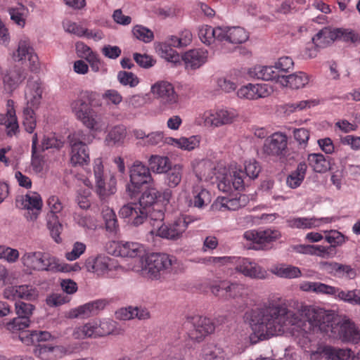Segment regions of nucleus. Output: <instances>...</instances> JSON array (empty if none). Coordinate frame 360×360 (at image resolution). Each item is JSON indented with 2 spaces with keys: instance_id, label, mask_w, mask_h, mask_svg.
<instances>
[{
  "instance_id": "obj_1",
  "label": "nucleus",
  "mask_w": 360,
  "mask_h": 360,
  "mask_svg": "<svg viewBox=\"0 0 360 360\" xmlns=\"http://www.w3.org/2000/svg\"><path fill=\"white\" fill-rule=\"evenodd\" d=\"M250 326L251 340L269 339L285 333L308 339L307 334L315 329L342 342L356 343L360 332L355 324L330 311L314 305H301L296 311L285 304L271 302L252 312Z\"/></svg>"
},
{
  "instance_id": "obj_2",
  "label": "nucleus",
  "mask_w": 360,
  "mask_h": 360,
  "mask_svg": "<svg viewBox=\"0 0 360 360\" xmlns=\"http://www.w3.org/2000/svg\"><path fill=\"white\" fill-rule=\"evenodd\" d=\"M191 167L196 179L193 182L210 181L214 176L217 180V187L224 193L241 191L244 188L243 172L235 169L228 173L222 165H216L209 160H195Z\"/></svg>"
},
{
  "instance_id": "obj_3",
  "label": "nucleus",
  "mask_w": 360,
  "mask_h": 360,
  "mask_svg": "<svg viewBox=\"0 0 360 360\" xmlns=\"http://www.w3.org/2000/svg\"><path fill=\"white\" fill-rule=\"evenodd\" d=\"M98 94L93 91H84L80 92L78 97L70 101V109L75 118L93 132H101L105 128L102 117L97 114L90 106L94 103Z\"/></svg>"
},
{
  "instance_id": "obj_4",
  "label": "nucleus",
  "mask_w": 360,
  "mask_h": 360,
  "mask_svg": "<svg viewBox=\"0 0 360 360\" xmlns=\"http://www.w3.org/2000/svg\"><path fill=\"white\" fill-rule=\"evenodd\" d=\"M177 262L176 258L166 253H153L139 259L133 270L151 280H158L170 272Z\"/></svg>"
},
{
  "instance_id": "obj_5",
  "label": "nucleus",
  "mask_w": 360,
  "mask_h": 360,
  "mask_svg": "<svg viewBox=\"0 0 360 360\" xmlns=\"http://www.w3.org/2000/svg\"><path fill=\"white\" fill-rule=\"evenodd\" d=\"M70 148V162L74 166L83 165L90 161L89 150L87 143H91L92 139L82 130L70 134L68 137Z\"/></svg>"
},
{
  "instance_id": "obj_6",
  "label": "nucleus",
  "mask_w": 360,
  "mask_h": 360,
  "mask_svg": "<svg viewBox=\"0 0 360 360\" xmlns=\"http://www.w3.org/2000/svg\"><path fill=\"white\" fill-rule=\"evenodd\" d=\"M20 262L23 267L30 271H51L58 270L57 258L41 251L25 252Z\"/></svg>"
},
{
  "instance_id": "obj_7",
  "label": "nucleus",
  "mask_w": 360,
  "mask_h": 360,
  "mask_svg": "<svg viewBox=\"0 0 360 360\" xmlns=\"http://www.w3.org/2000/svg\"><path fill=\"white\" fill-rule=\"evenodd\" d=\"M113 328V321L110 319L92 320L76 327L72 336L76 340L96 338L110 334Z\"/></svg>"
},
{
  "instance_id": "obj_8",
  "label": "nucleus",
  "mask_w": 360,
  "mask_h": 360,
  "mask_svg": "<svg viewBox=\"0 0 360 360\" xmlns=\"http://www.w3.org/2000/svg\"><path fill=\"white\" fill-rule=\"evenodd\" d=\"M151 94L166 108H173L179 105L180 97L174 85L166 80H159L150 86Z\"/></svg>"
},
{
  "instance_id": "obj_9",
  "label": "nucleus",
  "mask_w": 360,
  "mask_h": 360,
  "mask_svg": "<svg viewBox=\"0 0 360 360\" xmlns=\"http://www.w3.org/2000/svg\"><path fill=\"white\" fill-rule=\"evenodd\" d=\"M94 174L96 184V192L101 200H104L116 192V179L110 176L108 183L104 174V167L102 160L96 158L94 161Z\"/></svg>"
},
{
  "instance_id": "obj_10",
  "label": "nucleus",
  "mask_w": 360,
  "mask_h": 360,
  "mask_svg": "<svg viewBox=\"0 0 360 360\" xmlns=\"http://www.w3.org/2000/svg\"><path fill=\"white\" fill-rule=\"evenodd\" d=\"M210 290L214 296L224 300L243 299L248 295L245 285L227 281L212 285Z\"/></svg>"
},
{
  "instance_id": "obj_11",
  "label": "nucleus",
  "mask_w": 360,
  "mask_h": 360,
  "mask_svg": "<svg viewBox=\"0 0 360 360\" xmlns=\"http://www.w3.org/2000/svg\"><path fill=\"white\" fill-rule=\"evenodd\" d=\"M184 327L188 330V337L198 342L212 333L215 329L214 324L211 319L199 316L187 318L184 323Z\"/></svg>"
},
{
  "instance_id": "obj_12",
  "label": "nucleus",
  "mask_w": 360,
  "mask_h": 360,
  "mask_svg": "<svg viewBox=\"0 0 360 360\" xmlns=\"http://www.w3.org/2000/svg\"><path fill=\"white\" fill-rule=\"evenodd\" d=\"M186 202L188 207L204 209L212 201L210 192L199 182H191L184 191Z\"/></svg>"
},
{
  "instance_id": "obj_13",
  "label": "nucleus",
  "mask_w": 360,
  "mask_h": 360,
  "mask_svg": "<svg viewBox=\"0 0 360 360\" xmlns=\"http://www.w3.org/2000/svg\"><path fill=\"white\" fill-rule=\"evenodd\" d=\"M11 57L15 62L23 63L27 60L31 71H36L39 68L38 56L27 37H23L18 41L17 49L12 53Z\"/></svg>"
},
{
  "instance_id": "obj_14",
  "label": "nucleus",
  "mask_w": 360,
  "mask_h": 360,
  "mask_svg": "<svg viewBox=\"0 0 360 360\" xmlns=\"http://www.w3.org/2000/svg\"><path fill=\"white\" fill-rule=\"evenodd\" d=\"M129 177L131 186H128L127 191L131 196L143 185L153 181L150 169L139 160L135 161L130 167Z\"/></svg>"
},
{
  "instance_id": "obj_15",
  "label": "nucleus",
  "mask_w": 360,
  "mask_h": 360,
  "mask_svg": "<svg viewBox=\"0 0 360 360\" xmlns=\"http://www.w3.org/2000/svg\"><path fill=\"white\" fill-rule=\"evenodd\" d=\"M84 266L88 272L94 273L98 277H107L116 269L117 265L113 259L99 255L88 257L85 260Z\"/></svg>"
},
{
  "instance_id": "obj_16",
  "label": "nucleus",
  "mask_w": 360,
  "mask_h": 360,
  "mask_svg": "<svg viewBox=\"0 0 360 360\" xmlns=\"http://www.w3.org/2000/svg\"><path fill=\"white\" fill-rule=\"evenodd\" d=\"M354 354L349 349L331 346L319 347L310 354V360H354Z\"/></svg>"
},
{
  "instance_id": "obj_17",
  "label": "nucleus",
  "mask_w": 360,
  "mask_h": 360,
  "mask_svg": "<svg viewBox=\"0 0 360 360\" xmlns=\"http://www.w3.org/2000/svg\"><path fill=\"white\" fill-rule=\"evenodd\" d=\"M235 269L244 276L252 279H265L266 271L255 261L245 257H236Z\"/></svg>"
},
{
  "instance_id": "obj_18",
  "label": "nucleus",
  "mask_w": 360,
  "mask_h": 360,
  "mask_svg": "<svg viewBox=\"0 0 360 360\" xmlns=\"http://www.w3.org/2000/svg\"><path fill=\"white\" fill-rule=\"evenodd\" d=\"M281 234L278 230L264 231L249 230L243 233V238L254 245L255 249L264 248L266 244L280 238Z\"/></svg>"
},
{
  "instance_id": "obj_19",
  "label": "nucleus",
  "mask_w": 360,
  "mask_h": 360,
  "mask_svg": "<svg viewBox=\"0 0 360 360\" xmlns=\"http://www.w3.org/2000/svg\"><path fill=\"white\" fill-rule=\"evenodd\" d=\"M186 230V222L183 219H176L169 224H162L150 232L162 238L176 240L183 236Z\"/></svg>"
},
{
  "instance_id": "obj_20",
  "label": "nucleus",
  "mask_w": 360,
  "mask_h": 360,
  "mask_svg": "<svg viewBox=\"0 0 360 360\" xmlns=\"http://www.w3.org/2000/svg\"><path fill=\"white\" fill-rule=\"evenodd\" d=\"M122 218L129 219V222L134 226L143 224L148 217V212L138 202H129L124 205L119 211Z\"/></svg>"
},
{
  "instance_id": "obj_21",
  "label": "nucleus",
  "mask_w": 360,
  "mask_h": 360,
  "mask_svg": "<svg viewBox=\"0 0 360 360\" xmlns=\"http://www.w3.org/2000/svg\"><path fill=\"white\" fill-rule=\"evenodd\" d=\"M26 79V73L22 68L14 67L2 72L3 89L7 94H12Z\"/></svg>"
},
{
  "instance_id": "obj_22",
  "label": "nucleus",
  "mask_w": 360,
  "mask_h": 360,
  "mask_svg": "<svg viewBox=\"0 0 360 360\" xmlns=\"http://www.w3.org/2000/svg\"><path fill=\"white\" fill-rule=\"evenodd\" d=\"M287 145V136L283 133L276 132L264 141L263 151L268 155L280 156L286 150Z\"/></svg>"
},
{
  "instance_id": "obj_23",
  "label": "nucleus",
  "mask_w": 360,
  "mask_h": 360,
  "mask_svg": "<svg viewBox=\"0 0 360 360\" xmlns=\"http://www.w3.org/2000/svg\"><path fill=\"white\" fill-rule=\"evenodd\" d=\"M43 87L41 82L38 80L29 79L25 88V99L27 106L37 109L42 100Z\"/></svg>"
},
{
  "instance_id": "obj_24",
  "label": "nucleus",
  "mask_w": 360,
  "mask_h": 360,
  "mask_svg": "<svg viewBox=\"0 0 360 360\" xmlns=\"http://www.w3.org/2000/svg\"><path fill=\"white\" fill-rule=\"evenodd\" d=\"M115 250L112 253L115 256H120L123 257H144L146 254L145 247L134 242H119L115 243Z\"/></svg>"
},
{
  "instance_id": "obj_25",
  "label": "nucleus",
  "mask_w": 360,
  "mask_h": 360,
  "mask_svg": "<svg viewBox=\"0 0 360 360\" xmlns=\"http://www.w3.org/2000/svg\"><path fill=\"white\" fill-rule=\"evenodd\" d=\"M332 221V219L329 217H290L287 219L286 223L288 226L291 229H309L319 227L323 223H330Z\"/></svg>"
},
{
  "instance_id": "obj_26",
  "label": "nucleus",
  "mask_w": 360,
  "mask_h": 360,
  "mask_svg": "<svg viewBox=\"0 0 360 360\" xmlns=\"http://www.w3.org/2000/svg\"><path fill=\"white\" fill-rule=\"evenodd\" d=\"M105 307V302L97 300L72 309L70 311V318H88L97 314L98 311Z\"/></svg>"
},
{
  "instance_id": "obj_27",
  "label": "nucleus",
  "mask_w": 360,
  "mask_h": 360,
  "mask_svg": "<svg viewBox=\"0 0 360 360\" xmlns=\"http://www.w3.org/2000/svg\"><path fill=\"white\" fill-rule=\"evenodd\" d=\"M208 52L203 49H191L181 57L186 68L197 69L205 64L207 60Z\"/></svg>"
},
{
  "instance_id": "obj_28",
  "label": "nucleus",
  "mask_w": 360,
  "mask_h": 360,
  "mask_svg": "<svg viewBox=\"0 0 360 360\" xmlns=\"http://www.w3.org/2000/svg\"><path fill=\"white\" fill-rule=\"evenodd\" d=\"M22 206L29 212L32 211L27 218L31 221L35 220L42 207V200L40 195L36 192L27 193L22 197Z\"/></svg>"
},
{
  "instance_id": "obj_29",
  "label": "nucleus",
  "mask_w": 360,
  "mask_h": 360,
  "mask_svg": "<svg viewBox=\"0 0 360 360\" xmlns=\"http://www.w3.org/2000/svg\"><path fill=\"white\" fill-rule=\"evenodd\" d=\"M309 82V76L303 72H298L288 75H282L278 79V84L283 87L298 89L304 87Z\"/></svg>"
},
{
  "instance_id": "obj_30",
  "label": "nucleus",
  "mask_w": 360,
  "mask_h": 360,
  "mask_svg": "<svg viewBox=\"0 0 360 360\" xmlns=\"http://www.w3.org/2000/svg\"><path fill=\"white\" fill-rule=\"evenodd\" d=\"M222 30L221 42L238 44L245 42L249 38L248 32L240 27H222Z\"/></svg>"
},
{
  "instance_id": "obj_31",
  "label": "nucleus",
  "mask_w": 360,
  "mask_h": 360,
  "mask_svg": "<svg viewBox=\"0 0 360 360\" xmlns=\"http://www.w3.org/2000/svg\"><path fill=\"white\" fill-rule=\"evenodd\" d=\"M223 34L222 27L214 28L206 25L201 26L198 31V36L200 41L206 45H211L215 41L221 42Z\"/></svg>"
},
{
  "instance_id": "obj_32",
  "label": "nucleus",
  "mask_w": 360,
  "mask_h": 360,
  "mask_svg": "<svg viewBox=\"0 0 360 360\" xmlns=\"http://www.w3.org/2000/svg\"><path fill=\"white\" fill-rule=\"evenodd\" d=\"M248 75L253 78L262 80H276L278 84V79L282 75L276 72L274 66L257 65L249 69Z\"/></svg>"
},
{
  "instance_id": "obj_33",
  "label": "nucleus",
  "mask_w": 360,
  "mask_h": 360,
  "mask_svg": "<svg viewBox=\"0 0 360 360\" xmlns=\"http://www.w3.org/2000/svg\"><path fill=\"white\" fill-rule=\"evenodd\" d=\"M127 135V131L125 126L122 124L115 125L110 129L104 142L108 146H120L124 144Z\"/></svg>"
},
{
  "instance_id": "obj_34",
  "label": "nucleus",
  "mask_w": 360,
  "mask_h": 360,
  "mask_svg": "<svg viewBox=\"0 0 360 360\" xmlns=\"http://www.w3.org/2000/svg\"><path fill=\"white\" fill-rule=\"evenodd\" d=\"M195 122L198 126L219 127V117L217 108L207 110L202 113H200L196 117Z\"/></svg>"
},
{
  "instance_id": "obj_35",
  "label": "nucleus",
  "mask_w": 360,
  "mask_h": 360,
  "mask_svg": "<svg viewBox=\"0 0 360 360\" xmlns=\"http://www.w3.org/2000/svg\"><path fill=\"white\" fill-rule=\"evenodd\" d=\"M247 197L244 195H240L236 198H229L226 197L218 198L215 206L220 210H236L243 206H245Z\"/></svg>"
},
{
  "instance_id": "obj_36",
  "label": "nucleus",
  "mask_w": 360,
  "mask_h": 360,
  "mask_svg": "<svg viewBox=\"0 0 360 360\" xmlns=\"http://www.w3.org/2000/svg\"><path fill=\"white\" fill-rule=\"evenodd\" d=\"M160 193L155 187H150L141 194L138 203L149 213L150 208L158 206V199L160 198Z\"/></svg>"
},
{
  "instance_id": "obj_37",
  "label": "nucleus",
  "mask_w": 360,
  "mask_h": 360,
  "mask_svg": "<svg viewBox=\"0 0 360 360\" xmlns=\"http://www.w3.org/2000/svg\"><path fill=\"white\" fill-rule=\"evenodd\" d=\"M270 271L281 278H295L301 276L302 273L298 267L285 264H278L271 267Z\"/></svg>"
},
{
  "instance_id": "obj_38",
  "label": "nucleus",
  "mask_w": 360,
  "mask_h": 360,
  "mask_svg": "<svg viewBox=\"0 0 360 360\" xmlns=\"http://www.w3.org/2000/svg\"><path fill=\"white\" fill-rule=\"evenodd\" d=\"M0 124L5 125L8 136H13L18 131V123L15 110L13 106L9 107L6 114H0Z\"/></svg>"
},
{
  "instance_id": "obj_39",
  "label": "nucleus",
  "mask_w": 360,
  "mask_h": 360,
  "mask_svg": "<svg viewBox=\"0 0 360 360\" xmlns=\"http://www.w3.org/2000/svg\"><path fill=\"white\" fill-rule=\"evenodd\" d=\"M149 169L156 174L166 173L171 168V162L167 156L152 155L148 159Z\"/></svg>"
},
{
  "instance_id": "obj_40",
  "label": "nucleus",
  "mask_w": 360,
  "mask_h": 360,
  "mask_svg": "<svg viewBox=\"0 0 360 360\" xmlns=\"http://www.w3.org/2000/svg\"><path fill=\"white\" fill-rule=\"evenodd\" d=\"M8 12L11 20L18 27L22 28L25 26L26 20L29 15V9L22 4L11 7Z\"/></svg>"
},
{
  "instance_id": "obj_41",
  "label": "nucleus",
  "mask_w": 360,
  "mask_h": 360,
  "mask_svg": "<svg viewBox=\"0 0 360 360\" xmlns=\"http://www.w3.org/2000/svg\"><path fill=\"white\" fill-rule=\"evenodd\" d=\"M307 165L306 162H301L297 165L295 170L292 171L286 179L287 185L291 188L299 187L304 179Z\"/></svg>"
},
{
  "instance_id": "obj_42",
  "label": "nucleus",
  "mask_w": 360,
  "mask_h": 360,
  "mask_svg": "<svg viewBox=\"0 0 360 360\" xmlns=\"http://www.w3.org/2000/svg\"><path fill=\"white\" fill-rule=\"evenodd\" d=\"M309 166L315 172L324 173L330 168V163L321 153H311L308 155Z\"/></svg>"
},
{
  "instance_id": "obj_43",
  "label": "nucleus",
  "mask_w": 360,
  "mask_h": 360,
  "mask_svg": "<svg viewBox=\"0 0 360 360\" xmlns=\"http://www.w3.org/2000/svg\"><path fill=\"white\" fill-rule=\"evenodd\" d=\"M156 50L160 57L167 61L173 63L180 62L181 57L179 54L172 49L171 45L167 43H160L156 46Z\"/></svg>"
},
{
  "instance_id": "obj_44",
  "label": "nucleus",
  "mask_w": 360,
  "mask_h": 360,
  "mask_svg": "<svg viewBox=\"0 0 360 360\" xmlns=\"http://www.w3.org/2000/svg\"><path fill=\"white\" fill-rule=\"evenodd\" d=\"M203 360H229L224 351L216 345H207L202 349Z\"/></svg>"
},
{
  "instance_id": "obj_45",
  "label": "nucleus",
  "mask_w": 360,
  "mask_h": 360,
  "mask_svg": "<svg viewBox=\"0 0 360 360\" xmlns=\"http://www.w3.org/2000/svg\"><path fill=\"white\" fill-rule=\"evenodd\" d=\"M184 167L180 164L174 165L166 175V183L169 188L176 187L181 181Z\"/></svg>"
},
{
  "instance_id": "obj_46",
  "label": "nucleus",
  "mask_w": 360,
  "mask_h": 360,
  "mask_svg": "<svg viewBox=\"0 0 360 360\" xmlns=\"http://www.w3.org/2000/svg\"><path fill=\"white\" fill-rule=\"evenodd\" d=\"M219 126L228 125L233 123L238 117L237 110L231 108H217Z\"/></svg>"
},
{
  "instance_id": "obj_47",
  "label": "nucleus",
  "mask_w": 360,
  "mask_h": 360,
  "mask_svg": "<svg viewBox=\"0 0 360 360\" xmlns=\"http://www.w3.org/2000/svg\"><path fill=\"white\" fill-rule=\"evenodd\" d=\"M38 142L37 134H34L32 136V161L31 165L35 173H40L44 169V161L43 158L37 153V145Z\"/></svg>"
},
{
  "instance_id": "obj_48",
  "label": "nucleus",
  "mask_w": 360,
  "mask_h": 360,
  "mask_svg": "<svg viewBox=\"0 0 360 360\" xmlns=\"http://www.w3.org/2000/svg\"><path fill=\"white\" fill-rule=\"evenodd\" d=\"M102 214L106 230L110 233H117L119 230V226L115 212L108 207L103 210Z\"/></svg>"
},
{
  "instance_id": "obj_49",
  "label": "nucleus",
  "mask_w": 360,
  "mask_h": 360,
  "mask_svg": "<svg viewBox=\"0 0 360 360\" xmlns=\"http://www.w3.org/2000/svg\"><path fill=\"white\" fill-rule=\"evenodd\" d=\"M22 125L26 131L30 134L33 133L37 126L34 109L25 108L22 112Z\"/></svg>"
},
{
  "instance_id": "obj_50",
  "label": "nucleus",
  "mask_w": 360,
  "mask_h": 360,
  "mask_svg": "<svg viewBox=\"0 0 360 360\" xmlns=\"http://www.w3.org/2000/svg\"><path fill=\"white\" fill-rule=\"evenodd\" d=\"M20 252L17 249L1 245H0V259L8 264H14L18 261Z\"/></svg>"
},
{
  "instance_id": "obj_51",
  "label": "nucleus",
  "mask_w": 360,
  "mask_h": 360,
  "mask_svg": "<svg viewBox=\"0 0 360 360\" xmlns=\"http://www.w3.org/2000/svg\"><path fill=\"white\" fill-rule=\"evenodd\" d=\"M47 228L51 236L55 242L59 243L61 242L60 233L62 231V224L59 221L58 217H52L47 219Z\"/></svg>"
},
{
  "instance_id": "obj_52",
  "label": "nucleus",
  "mask_w": 360,
  "mask_h": 360,
  "mask_svg": "<svg viewBox=\"0 0 360 360\" xmlns=\"http://www.w3.org/2000/svg\"><path fill=\"white\" fill-rule=\"evenodd\" d=\"M274 67L278 74L285 75L284 74L289 72L293 69L294 62L290 57L284 56L280 58L275 63Z\"/></svg>"
},
{
  "instance_id": "obj_53",
  "label": "nucleus",
  "mask_w": 360,
  "mask_h": 360,
  "mask_svg": "<svg viewBox=\"0 0 360 360\" xmlns=\"http://www.w3.org/2000/svg\"><path fill=\"white\" fill-rule=\"evenodd\" d=\"M324 233H326L325 240L330 244V247L333 249L337 246L342 245L346 241L345 236L338 231H325Z\"/></svg>"
},
{
  "instance_id": "obj_54",
  "label": "nucleus",
  "mask_w": 360,
  "mask_h": 360,
  "mask_svg": "<svg viewBox=\"0 0 360 360\" xmlns=\"http://www.w3.org/2000/svg\"><path fill=\"white\" fill-rule=\"evenodd\" d=\"M201 138L198 135H193L189 137H180L179 149L183 150L191 151L199 147Z\"/></svg>"
},
{
  "instance_id": "obj_55",
  "label": "nucleus",
  "mask_w": 360,
  "mask_h": 360,
  "mask_svg": "<svg viewBox=\"0 0 360 360\" xmlns=\"http://www.w3.org/2000/svg\"><path fill=\"white\" fill-rule=\"evenodd\" d=\"M134 36L139 40L149 43L154 38L153 32L148 28L142 25H136L132 30Z\"/></svg>"
},
{
  "instance_id": "obj_56",
  "label": "nucleus",
  "mask_w": 360,
  "mask_h": 360,
  "mask_svg": "<svg viewBox=\"0 0 360 360\" xmlns=\"http://www.w3.org/2000/svg\"><path fill=\"white\" fill-rule=\"evenodd\" d=\"M49 212L47 214L48 218L52 217H58L57 214L60 213L63 209V205L60 198L56 195H51L46 201Z\"/></svg>"
},
{
  "instance_id": "obj_57",
  "label": "nucleus",
  "mask_w": 360,
  "mask_h": 360,
  "mask_svg": "<svg viewBox=\"0 0 360 360\" xmlns=\"http://www.w3.org/2000/svg\"><path fill=\"white\" fill-rule=\"evenodd\" d=\"M62 347L59 346L52 347L47 345H39L34 350L35 354L40 359L44 360H48L52 358L54 352H61Z\"/></svg>"
},
{
  "instance_id": "obj_58",
  "label": "nucleus",
  "mask_w": 360,
  "mask_h": 360,
  "mask_svg": "<svg viewBox=\"0 0 360 360\" xmlns=\"http://www.w3.org/2000/svg\"><path fill=\"white\" fill-rule=\"evenodd\" d=\"M117 80L122 85L130 87H135L139 83V78L131 72L120 71Z\"/></svg>"
},
{
  "instance_id": "obj_59",
  "label": "nucleus",
  "mask_w": 360,
  "mask_h": 360,
  "mask_svg": "<svg viewBox=\"0 0 360 360\" xmlns=\"http://www.w3.org/2000/svg\"><path fill=\"white\" fill-rule=\"evenodd\" d=\"M19 298L28 301H32L37 298L38 292L37 289L30 285H18Z\"/></svg>"
},
{
  "instance_id": "obj_60",
  "label": "nucleus",
  "mask_w": 360,
  "mask_h": 360,
  "mask_svg": "<svg viewBox=\"0 0 360 360\" xmlns=\"http://www.w3.org/2000/svg\"><path fill=\"white\" fill-rule=\"evenodd\" d=\"M89 63L91 70L94 72H101L103 74L107 72V68L104 67L103 62L101 60L98 55L94 52L85 58Z\"/></svg>"
},
{
  "instance_id": "obj_61",
  "label": "nucleus",
  "mask_w": 360,
  "mask_h": 360,
  "mask_svg": "<svg viewBox=\"0 0 360 360\" xmlns=\"http://www.w3.org/2000/svg\"><path fill=\"white\" fill-rule=\"evenodd\" d=\"M75 221L79 226L87 229H96L97 227V223L96 219L90 216H84L82 214L75 213L74 214Z\"/></svg>"
},
{
  "instance_id": "obj_62",
  "label": "nucleus",
  "mask_w": 360,
  "mask_h": 360,
  "mask_svg": "<svg viewBox=\"0 0 360 360\" xmlns=\"http://www.w3.org/2000/svg\"><path fill=\"white\" fill-rule=\"evenodd\" d=\"M15 312L19 317L27 318L32 315L34 310V306L30 303H26L22 301L16 302L15 304Z\"/></svg>"
},
{
  "instance_id": "obj_63",
  "label": "nucleus",
  "mask_w": 360,
  "mask_h": 360,
  "mask_svg": "<svg viewBox=\"0 0 360 360\" xmlns=\"http://www.w3.org/2000/svg\"><path fill=\"white\" fill-rule=\"evenodd\" d=\"M86 249V246L84 243L77 241L74 243L72 250L67 252L65 257L68 261H75L85 252Z\"/></svg>"
},
{
  "instance_id": "obj_64",
  "label": "nucleus",
  "mask_w": 360,
  "mask_h": 360,
  "mask_svg": "<svg viewBox=\"0 0 360 360\" xmlns=\"http://www.w3.org/2000/svg\"><path fill=\"white\" fill-rule=\"evenodd\" d=\"M30 324V319L18 316L7 323V328L12 332H15L25 330L29 327Z\"/></svg>"
}]
</instances>
